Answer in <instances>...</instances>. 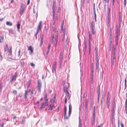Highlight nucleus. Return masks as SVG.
<instances>
[{
    "label": "nucleus",
    "instance_id": "18",
    "mask_svg": "<svg viewBox=\"0 0 127 127\" xmlns=\"http://www.w3.org/2000/svg\"><path fill=\"white\" fill-rule=\"evenodd\" d=\"M61 28H62V31L63 32L64 34H63V41H64V37H65V33L64 32V30H63V26H62L61 27Z\"/></svg>",
    "mask_w": 127,
    "mask_h": 127
},
{
    "label": "nucleus",
    "instance_id": "55",
    "mask_svg": "<svg viewBox=\"0 0 127 127\" xmlns=\"http://www.w3.org/2000/svg\"><path fill=\"white\" fill-rule=\"evenodd\" d=\"M3 123H4V122H3L2 124H0L1 127H3Z\"/></svg>",
    "mask_w": 127,
    "mask_h": 127
},
{
    "label": "nucleus",
    "instance_id": "8",
    "mask_svg": "<svg viewBox=\"0 0 127 127\" xmlns=\"http://www.w3.org/2000/svg\"><path fill=\"white\" fill-rule=\"evenodd\" d=\"M106 24L108 27H110V17L107 16V17Z\"/></svg>",
    "mask_w": 127,
    "mask_h": 127
},
{
    "label": "nucleus",
    "instance_id": "44",
    "mask_svg": "<svg viewBox=\"0 0 127 127\" xmlns=\"http://www.w3.org/2000/svg\"><path fill=\"white\" fill-rule=\"evenodd\" d=\"M110 98L109 97H107V101H110Z\"/></svg>",
    "mask_w": 127,
    "mask_h": 127
},
{
    "label": "nucleus",
    "instance_id": "36",
    "mask_svg": "<svg viewBox=\"0 0 127 127\" xmlns=\"http://www.w3.org/2000/svg\"><path fill=\"white\" fill-rule=\"evenodd\" d=\"M34 90L33 89H32L31 91V93L30 95L31 96H32L33 93V91H34Z\"/></svg>",
    "mask_w": 127,
    "mask_h": 127
},
{
    "label": "nucleus",
    "instance_id": "29",
    "mask_svg": "<svg viewBox=\"0 0 127 127\" xmlns=\"http://www.w3.org/2000/svg\"><path fill=\"white\" fill-rule=\"evenodd\" d=\"M94 67V64L93 63L91 64V71H93V67Z\"/></svg>",
    "mask_w": 127,
    "mask_h": 127
},
{
    "label": "nucleus",
    "instance_id": "39",
    "mask_svg": "<svg viewBox=\"0 0 127 127\" xmlns=\"http://www.w3.org/2000/svg\"><path fill=\"white\" fill-rule=\"evenodd\" d=\"M100 94V91H99L98 94V101L99 100V95Z\"/></svg>",
    "mask_w": 127,
    "mask_h": 127
},
{
    "label": "nucleus",
    "instance_id": "49",
    "mask_svg": "<svg viewBox=\"0 0 127 127\" xmlns=\"http://www.w3.org/2000/svg\"><path fill=\"white\" fill-rule=\"evenodd\" d=\"M64 110H65V114H66V107H65L64 108Z\"/></svg>",
    "mask_w": 127,
    "mask_h": 127
},
{
    "label": "nucleus",
    "instance_id": "59",
    "mask_svg": "<svg viewBox=\"0 0 127 127\" xmlns=\"http://www.w3.org/2000/svg\"><path fill=\"white\" fill-rule=\"evenodd\" d=\"M94 13H95V4L94 5Z\"/></svg>",
    "mask_w": 127,
    "mask_h": 127
},
{
    "label": "nucleus",
    "instance_id": "52",
    "mask_svg": "<svg viewBox=\"0 0 127 127\" xmlns=\"http://www.w3.org/2000/svg\"><path fill=\"white\" fill-rule=\"evenodd\" d=\"M24 121H25V120L24 119H23L22 120V121L21 123V124H23Z\"/></svg>",
    "mask_w": 127,
    "mask_h": 127
},
{
    "label": "nucleus",
    "instance_id": "26",
    "mask_svg": "<svg viewBox=\"0 0 127 127\" xmlns=\"http://www.w3.org/2000/svg\"><path fill=\"white\" fill-rule=\"evenodd\" d=\"M53 9V17H54L55 14V12L56 11V9Z\"/></svg>",
    "mask_w": 127,
    "mask_h": 127
},
{
    "label": "nucleus",
    "instance_id": "31",
    "mask_svg": "<svg viewBox=\"0 0 127 127\" xmlns=\"http://www.w3.org/2000/svg\"><path fill=\"white\" fill-rule=\"evenodd\" d=\"M6 59L8 61H11L12 60H13V59L8 57Z\"/></svg>",
    "mask_w": 127,
    "mask_h": 127
},
{
    "label": "nucleus",
    "instance_id": "16",
    "mask_svg": "<svg viewBox=\"0 0 127 127\" xmlns=\"http://www.w3.org/2000/svg\"><path fill=\"white\" fill-rule=\"evenodd\" d=\"M88 99H86L85 100V105H84L85 108L86 110H87L88 109Z\"/></svg>",
    "mask_w": 127,
    "mask_h": 127
},
{
    "label": "nucleus",
    "instance_id": "25",
    "mask_svg": "<svg viewBox=\"0 0 127 127\" xmlns=\"http://www.w3.org/2000/svg\"><path fill=\"white\" fill-rule=\"evenodd\" d=\"M110 9L109 8H108L107 10V16L110 17Z\"/></svg>",
    "mask_w": 127,
    "mask_h": 127
},
{
    "label": "nucleus",
    "instance_id": "47",
    "mask_svg": "<svg viewBox=\"0 0 127 127\" xmlns=\"http://www.w3.org/2000/svg\"><path fill=\"white\" fill-rule=\"evenodd\" d=\"M126 0H124V4L125 7L126 6Z\"/></svg>",
    "mask_w": 127,
    "mask_h": 127
},
{
    "label": "nucleus",
    "instance_id": "12",
    "mask_svg": "<svg viewBox=\"0 0 127 127\" xmlns=\"http://www.w3.org/2000/svg\"><path fill=\"white\" fill-rule=\"evenodd\" d=\"M48 108V110H52L55 108V107L53 104L51 103L50 104Z\"/></svg>",
    "mask_w": 127,
    "mask_h": 127
},
{
    "label": "nucleus",
    "instance_id": "45",
    "mask_svg": "<svg viewBox=\"0 0 127 127\" xmlns=\"http://www.w3.org/2000/svg\"><path fill=\"white\" fill-rule=\"evenodd\" d=\"M95 106H94V110H93V114L94 115L95 113Z\"/></svg>",
    "mask_w": 127,
    "mask_h": 127
},
{
    "label": "nucleus",
    "instance_id": "61",
    "mask_svg": "<svg viewBox=\"0 0 127 127\" xmlns=\"http://www.w3.org/2000/svg\"><path fill=\"white\" fill-rule=\"evenodd\" d=\"M105 1L108 3L109 2V0H104Z\"/></svg>",
    "mask_w": 127,
    "mask_h": 127
},
{
    "label": "nucleus",
    "instance_id": "11",
    "mask_svg": "<svg viewBox=\"0 0 127 127\" xmlns=\"http://www.w3.org/2000/svg\"><path fill=\"white\" fill-rule=\"evenodd\" d=\"M41 83L39 80L38 82V91L40 93L41 92Z\"/></svg>",
    "mask_w": 127,
    "mask_h": 127
},
{
    "label": "nucleus",
    "instance_id": "38",
    "mask_svg": "<svg viewBox=\"0 0 127 127\" xmlns=\"http://www.w3.org/2000/svg\"><path fill=\"white\" fill-rule=\"evenodd\" d=\"M125 111L126 114H127V105H125Z\"/></svg>",
    "mask_w": 127,
    "mask_h": 127
},
{
    "label": "nucleus",
    "instance_id": "56",
    "mask_svg": "<svg viewBox=\"0 0 127 127\" xmlns=\"http://www.w3.org/2000/svg\"><path fill=\"white\" fill-rule=\"evenodd\" d=\"M53 64L54 66H55L56 64V62H54L53 63Z\"/></svg>",
    "mask_w": 127,
    "mask_h": 127
},
{
    "label": "nucleus",
    "instance_id": "51",
    "mask_svg": "<svg viewBox=\"0 0 127 127\" xmlns=\"http://www.w3.org/2000/svg\"><path fill=\"white\" fill-rule=\"evenodd\" d=\"M116 59V56L114 55V56H113V60H115Z\"/></svg>",
    "mask_w": 127,
    "mask_h": 127
},
{
    "label": "nucleus",
    "instance_id": "35",
    "mask_svg": "<svg viewBox=\"0 0 127 127\" xmlns=\"http://www.w3.org/2000/svg\"><path fill=\"white\" fill-rule=\"evenodd\" d=\"M67 95H66V96H65V101H64V103H66V102H67V99H68V98H67Z\"/></svg>",
    "mask_w": 127,
    "mask_h": 127
},
{
    "label": "nucleus",
    "instance_id": "4",
    "mask_svg": "<svg viewBox=\"0 0 127 127\" xmlns=\"http://www.w3.org/2000/svg\"><path fill=\"white\" fill-rule=\"evenodd\" d=\"M25 7V5L23 3H22L21 4L20 9V16L22 15L23 14L24 11Z\"/></svg>",
    "mask_w": 127,
    "mask_h": 127
},
{
    "label": "nucleus",
    "instance_id": "14",
    "mask_svg": "<svg viewBox=\"0 0 127 127\" xmlns=\"http://www.w3.org/2000/svg\"><path fill=\"white\" fill-rule=\"evenodd\" d=\"M47 102L46 101L45 102H43L40 107V109L41 110H42L43 108H44L45 106H47Z\"/></svg>",
    "mask_w": 127,
    "mask_h": 127
},
{
    "label": "nucleus",
    "instance_id": "13",
    "mask_svg": "<svg viewBox=\"0 0 127 127\" xmlns=\"http://www.w3.org/2000/svg\"><path fill=\"white\" fill-rule=\"evenodd\" d=\"M89 33V48H90V42L91 40H92V38L91 37V35L90 34V32L89 31L88 32Z\"/></svg>",
    "mask_w": 127,
    "mask_h": 127
},
{
    "label": "nucleus",
    "instance_id": "1",
    "mask_svg": "<svg viewBox=\"0 0 127 127\" xmlns=\"http://www.w3.org/2000/svg\"><path fill=\"white\" fill-rule=\"evenodd\" d=\"M59 35V33L58 31L57 30H53V32L52 33L51 38L52 39V42L53 43L54 41V39L55 35V46L56 47L57 46V38Z\"/></svg>",
    "mask_w": 127,
    "mask_h": 127
},
{
    "label": "nucleus",
    "instance_id": "53",
    "mask_svg": "<svg viewBox=\"0 0 127 127\" xmlns=\"http://www.w3.org/2000/svg\"><path fill=\"white\" fill-rule=\"evenodd\" d=\"M125 105H127V99H126V100Z\"/></svg>",
    "mask_w": 127,
    "mask_h": 127
},
{
    "label": "nucleus",
    "instance_id": "17",
    "mask_svg": "<svg viewBox=\"0 0 127 127\" xmlns=\"http://www.w3.org/2000/svg\"><path fill=\"white\" fill-rule=\"evenodd\" d=\"M70 114L69 115V113L68 112V116H67L66 115V114L64 113V119L65 120L67 119H68V118L70 116Z\"/></svg>",
    "mask_w": 127,
    "mask_h": 127
},
{
    "label": "nucleus",
    "instance_id": "27",
    "mask_svg": "<svg viewBox=\"0 0 127 127\" xmlns=\"http://www.w3.org/2000/svg\"><path fill=\"white\" fill-rule=\"evenodd\" d=\"M110 101H107L106 104L107 108L108 109L110 106Z\"/></svg>",
    "mask_w": 127,
    "mask_h": 127
},
{
    "label": "nucleus",
    "instance_id": "63",
    "mask_svg": "<svg viewBox=\"0 0 127 127\" xmlns=\"http://www.w3.org/2000/svg\"><path fill=\"white\" fill-rule=\"evenodd\" d=\"M115 0H112L113 4L114 5V3L115 2Z\"/></svg>",
    "mask_w": 127,
    "mask_h": 127
},
{
    "label": "nucleus",
    "instance_id": "46",
    "mask_svg": "<svg viewBox=\"0 0 127 127\" xmlns=\"http://www.w3.org/2000/svg\"><path fill=\"white\" fill-rule=\"evenodd\" d=\"M30 64L33 67L34 66V64L33 63H31Z\"/></svg>",
    "mask_w": 127,
    "mask_h": 127
},
{
    "label": "nucleus",
    "instance_id": "43",
    "mask_svg": "<svg viewBox=\"0 0 127 127\" xmlns=\"http://www.w3.org/2000/svg\"><path fill=\"white\" fill-rule=\"evenodd\" d=\"M20 49H19V51L18 52V56L19 57L20 56Z\"/></svg>",
    "mask_w": 127,
    "mask_h": 127
},
{
    "label": "nucleus",
    "instance_id": "58",
    "mask_svg": "<svg viewBox=\"0 0 127 127\" xmlns=\"http://www.w3.org/2000/svg\"><path fill=\"white\" fill-rule=\"evenodd\" d=\"M33 13H35V11L34 8H33Z\"/></svg>",
    "mask_w": 127,
    "mask_h": 127
},
{
    "label": "nucleus",
    "instance_id": "64",
    "mask_svg": "<svg viewBox=\"0 0 127 127\" xmlns=\"http://www.w3.org/2000/svg\"><path fill=\"white\" fill-rule=\"evenodd\" d=\"M65 84V82L64 81H63V86H64Z\"/></svg>",
    "mask_w": 127,
    "mask_h": 127
},
{
    "label": "nucleus",
    "instance_id": "62",
    "mask_svg": "<svg viewBox=\"0 0 127 127\" xmlns=\"http://www.w3.org/2000/svg\"><path fill=\"white\" fill-rule=\"evenodd\" d=\"M109 92H108L107 97H109Z\"/></svg>",
    "mask_w": 127,
    "mask_h": 127
},
{
    "label": "nucleus",
    "instance_id": "34",
    "mask_svg": "<svg viewBox=\"0 0 127 127\" xmlns=\"http://www.w3.org/2000/svg\"><path fill=\"white\" fill-rule=\"evenodd\" d=\"M3 39V36H2L0 37V42L1 43Z\"/></svg>",
    "mask_w": 127,
    "mask_h": 127
},
{
    "label": "nucleus",
    "instance_id": "50",
    "mask_svg": "<svg viewBox=\"0 0 127 127\" xmlns=\"http://www.w3.org/2000/svg\"><path fill=\"white\" fill-rule=\"evenodd\" d=\"M90 106L92 107V102L91 101V103L90 104Z\"/></svg>",
    "mask_w": 127,
    "mask_h": 127
},
{
    "label": "nucleus",
    "instance_id": "33",
    "mask_svg": "<svg viewBox=\"0 0 127 127\" xmlns=\"http://www.w3.org/2000/svg\"><path fill=\"white\" fill-rule=\"evenodd\" d=\"M10 49L8 51L9 52V55H11L12 54V50H11V48L10 47Z\"/></svg>",
    "mask_w": 127,
    "mask_h": 127
},
{
    "label": "nucleus",
    "instance_id": "41",
    "mask_svg": "<svg viewBox=\"0 0 127 127\" xmlns=\"http://www.w3.org/2000/svg\"><path fill=\"white\" fill-rule=\"evenodd\" d=\"M22 93L21 92L19 94V96L20 97H21L22 96Z\"/></svg>",
    "mask_w": 127,
    "mask_h": 127
},
{
    "label": "nucleus",
    "instance_id": "28",
    "mask_svg": "<svg viewBox=\"0 0 127 127\" xmlns=\"http://www.w3.org/2000/svg\"><path fill=\"white\" fill-rule=\"evenodd\" d=\"M50 45L49 44H48V47L47 48V54H48V52H49V49H50Z\"/></svg>",
    "mask_w": 127,
    "mask_h": 127
},
{
    "label": "nucleus",
    "instance_id": "23",
    "mask_svg": "<svg viewBox=\"0 0 127 127\" xmlns=\"http://www.w3.org/2000/svg\"><path fill=\"white\" fill-rule=\"evenodd\" d=\"M20 24L18 22L17 24V29L18 30H19L20 29Z\"/></svg>",
    "mask_w": 127,
    "mask_h": 127
},
{
    "label": "nucleus",
    "instance_id": "5",
    "mask_svg": "<svg viewBox=\"0 0 127 127\" xmlns=\"http://www.w3.org/2000/svg\"><path fill=\"white\" fill-rule=\"evenodd\" d=\"M42 22L41 21H40L38 24L37 29L36 30V34L35 35V36L37 34V33L39 32L40 30H41L42 28Z\"/></svg>",
    "mask_w": 127,
    "mask_h": 127
},
{
    "label": "nucleus",
    "instance_id": "42",
    "mask_svg": "<svg viewBox=\"0 0 127 127\" xmlns=\"http://www.w3.org/2000/svg\"><path fill=\"white\" fill-rule=\"evenodd\" d=\"M56 5H53L52 9H56Z\"/></svg>",
    "mask_w": 127,
    "mask_h": 127
},
{
    "label": "nucleus",
    "instance_id": "7",
    "mask_svg": "<svg viewBox=\"0 0 127 127\" xmlns=\"http://www.w3.org/2000/svg\"><path fill=\"white\" fill-rule=\"evenodd\" d=\"M63 52H61L59 57V65L60 67L61 65L62 60L63 58Z\"/></svg>",
    "mask_w": 127,
    "mask_h": 127
},
{
    "label": "nucleus",
    "instance_id": "60",
    "mask_svg": "<svg viewBox=\"0 0 127 127\" xmlns=\"http://www.w3.org/2000/svg\"><path fill=\"white\" fill-rule=\"evenodd\" d=\"M30 2V0H28L27 1V5H28L29 4Z\"/></svg>",
    "mask_w": 127,
    "mask_h": 127
},
{
    "label": "nucleus",
    "instance_id": "24",
    "mask_svg": "<svg viewBox=\"0 0 127 127\" xmlns=\"http://www.w3.org/2000/svg\"><path fill=\"white\" fill-rule=\"evenodd\" d=\"M71 105H69V115L71 113Z\"/></svg>",
    "mask_w": 127,
    "mask_h": 127
},
{
    "label": "nucleus",
    "instance_id": "30",
    "mask_svg": "<svg viewBox=\"0 0 127 127\" xmlns=\"http://www.w3.org/2000/svg\"><path fill=\"white\" fill-rule=\"evenodd\" d=\"M47 94H46L45 95V96L44 97V98L46 100V101L47 102L48 100V99H47Z\"/></svg>",
    "mask_w": 127,
    "mask_h": 127
},
{
    "label": "nucleus",
    "instance_id": "48",
    "mask_svg": "<svg viewBox=\"0 0 127 127\" xmlns=\"http://www.w3.org/2000/svg\"><path fill=\"white\" fill-rule=\"evenodd\" d=\"M126 78L125 80V87L126 86Z\"/></svg>",
    "mask_w": 127,
    "mask_h": 127
},
{
    "label": "nucleus",
    "instance_id": "40",
    "mask_svg": "<svg viewBox=\"0 0 127 127\" xmlns=\"http://www.w3.org/2000/svg\"><path fill=\"white\" fill-rule=\"evenodd\" d=\"M53 5H56V1L55 0H53Z\"/></svg>",
    "mask_w": 127,
    "mask_h": 127
},
{
    "label": "nucleus",
    "instance_id": "37",
    "mask_svg": "<svg viewBox=\"0 0 127 127\" xmlns=\"http://www.w3.org/2000/svg\"><path fill=\"white\" fill-rule=\"evenodd\" d=\"M13 93L15 95H17V91L16 90H14L13 91Z\"/></svg>",
    "mask_w": 127,
    "mask_h": 127
},
{
    "label": "nucleus",
    "instance_id": "15",
    "mask_svg": "<svg viewBox=\"0 0 127 127\" xmlns=\"http://www.w3.org/2000/svg\"><path fill=\"white\" fill-rule=\"evenodd\" d=\"M17 73L16 72L15 73L14 75L12 76L11 81V82H12L14 81L15 80L17 76Z\"/></svg>",
    "mask_w": 127,
    "mask_h": 127
},
{
    "label": "nucleus",
    "instance_id": "10",
    "mask_svg": "<svg viewBox=\"0 0 127 127\" xmlns=\"http://www.w3.org/2000/svg\"><path fill=\"white\" fill-rule=\"evenodd\" d=\"M64 91L65 92V94L66 95H67V98H68V99H69L70 98V96H69V94L68 92L67 88L66 87H64Z\"/></svg>",
    "mask_w": 127,
    "mask_h": 127
},
{
    "label": "nucleus",
    "instance_id": "19",
    "mask_svg": "<svg viewBox=\"0 0 127 127\" xmlns=\"http://www.w3.org/2000/svg\"><path fill=\"white\" fill-rule=\"evenodd\" d=\"M28 50L30 51L31 54L33 52V49L32 48V46H29L28 48Z\"/></svg>",
    "mask_w": 127,
    "mask_h": 127
},
{
    "label": "nucleus",
    "instance_id": "32",
    "mask_svg": "<svg viewBox=\"0 0 127 127\" xmlns=\"http://www.w3.org/2000/svg\"><path fill=\"white\" fill-rule=\"evenodd\" d=\"M40 38H41V43H40V46H41L42 44V42L43 40V35H42V36H40Z\"/></svg>",
    "mask_w": 127,
    "mask_h": 127
},
{
    "label": "nucleus",
    "instance_id": "3",
    "mask_svg": "<svg viewBox=\"0 0 127 127\" xmlns=\"http://www.w3.org/2000/svg\"><path fill=\"white\" fill-rule=\"evenodd\" d=\"M90 26L91 29V31L93 35L95 34V25L94 24V22L93 21H91L90 22Z\"/></svg>",
    "mask_w": 127,
    "mask_h": 127
},
{
    "label": "nucleus",
    "instance_id": "54",
    "mask_svg": "<svg viewBox=\"0 0 127 127\" xmlns=\"http://www.w3.org/2000/svg\"><path fill=\"white\" fill-rule=\"evenodd\" d=\"M115 60H113V61H112V64H113V65L114 64V62L115 61Z\"/></svg>",
    "mask_w": 127,
    "mask_h": 127
},
{
    "label": "nucleus",
    "instance_id": "6",
    "mask_svg": "<svg viewBox=\"0 0 127 127\" xmlns=\"http://www.w3.org/2000/svg\"><path fill=\"white\" fill-rule=\"evenodd\" d=\"M116 106L115 104L114 103L112 107V109L111 110V116L112 119H113L114 113V108Z\"/></svg>",
    "mask_w": 127,
    "mask_h": 127
},
{
    "label": "nucleus",
    "instance_id": "57",
    "mask_svg": "<svg viewBox=\"0 0 127 127\" xmlns=\"http://www.w3.org/2000/svg\"><path fill=\"white\" fill-rule=\"evenodd\" d=\"M121 125L122 127H124V124L123 123H121Z\"/></svg>",
    "mask_w": 127,
    "mask_h": 127
},
{
    "label": "nucleus",
    "instance_id": "9",
    "mask_svg": "<svg viewBox=\"0 0 127 127\" xmlns=\"http://www.w3.org/2000/svg\"><path fill=\"white\" fill-rule=\"evenodd\" d=\"M120 32L119 30L117 29L116 32V43H117L118 42V40L119 39V36L120 35Z\"/></svg>",
    "mask_w": 127,
    "mask_h": 127
},
{
    "label": "nucleus",
    "instance_id": "21",
    "mask_svg": "<svg viewBox=\"0 0 127 127\" xmlns=\"http://www.w3.org/2000/svg\"><path fill=\"white\" fill-rule=\"evenodd\" d=\"M6 24L7 25L9 26H11L12 25V23L9 21H7L6 22Z\"/></svg>",
    "mask_w": 127,
    "mask_h": 127
},
{
    "label": "nucleus",
    "instance_id": "20",
    "mask_svg": "<svg viewBox=\"0 0 127 127\" xmlns=\"http://www.w3.org/2000/svg\"><path fill=\"white\" fill-rule=\"evenodd\" d=\"M94 82L93 76V72L91 73V82L92 83H93Z\"/></svg>",
    "mask_w": 127,
    "mask_h": 127
},
{
    "label": "nucleus",
    "instance_id": "22",
    "mask_svg": "<svg viewBox=\"0 0 127 127\" xmlns=\"http://www.w3.org/2000/svg\"><path fill=\"white\" fill-rule=\"evenodd\" d=\"M27 92L26 90L25 91V93L24 94V96L25 99H27Z\"/></svg>",
    "mask_w": 127,
    "mask_h": 127
},
{
    "label": "nucleus",
    "instance_id": "2",
    "mask_svg": "<svg viewBox=\"0 0 127 127\" xmlns=\"http://www.w3.org/2000/svg\"><path fill=\"white\" fill-rule=\"evenodd\" d=\"M95 60L96 61V70L97 71H99V70H98L99 65V59L98 58V55L97 51H96L95 52Z\"/></svg>",
    "mask_w": 127,
    "mask_h": 127
}]
</instances>
